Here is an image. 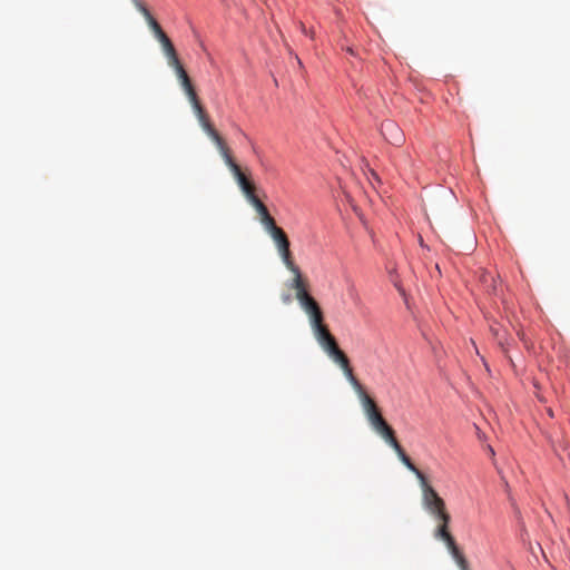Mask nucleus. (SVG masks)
<instances>
[{"instance_id": "nucleus-4", "label": "nucleus", "mask_w": 570, "mask_h": 570, "mask_svg": "<svg viewBox=\"0 0 570 570\" xmlns=\"http://www.w3.org/2000/svg\"><path fill=\"white\" fill-rule=\"evenodd\" d=\"M206 134L215 144L226 166L229 168L235 179L237 180L238 186L243 188V186L249 184V179L243 174L240 167L235 163L230 154V149L228 148L226 141L218 134V131L215 128H212L207 130Z\"/></svg>"}, {"instance_id": "nucleus-22", "label": "nucleus", "mask_w": 570, "mask_h": 570, "mask_svg": "<svg viewBox=\"0 0 570 570\" xmlns=\"http://www.w3.org/2000/svg\"><path fill=\"white\" fill-rule=\"evenodd\" d=\"M547 413H548V415H549L550 417H553V411H552V409H550V407H549V409H547Z\"/></svg>"}, {"instance_id": "nucleus-1", "label": "nucleus", "mask_w": 570, "mask_h": 570, "mask_svg": "<svg viewBox=\"0 0 570 570\" xmlns=\"http://www.w3.org/2000/svg\"><path fill=\"white\" fill-rule=\"evenodd\" d=\"M422 488V501L424 508L432 514L439 522L434 537L438 540H442L450 554H453L461 549L458 547L455 539L450 533L449 524L451 521L450 514L446 512L444 500L436 493V491L428 483V481L421 484Z\"/></svg>"}, {"instance_id": "nucleus-14", "label": "nucleus", "mask_w": 570, "mask_h": 570, "mask_svg": "<svg viewBox=\"0 0 570 570\" xmlns=\"http://www.w3.org/2000/svg\"><path fill=\"white\" fill-rule=\"evenodd\" d=\"M298 303H299L301 307L303 308V311L307 315L315 314V311L321 308L320 305L317 304V302L311 295H307V296L302 295V298L298 299Z\"/></svg>"}, {"instance_id": "nucleus-18", "label": "nucleus", "mask_w": 570, "mask_h": 570, "mask_svg": "<svg viewBox=\"0 0 570 570\" xmlns=\"http://www.w3.org/2000/svg\"><path fill=\"white\" fill-rule=\"evenodd\" d=\"M491 331L493 333V335L495 336V338L498 340V343L499 345L504 348V341H503V337L500 333V330L499 328H495V327H491Z\"/></svg>"}, {"instance_id": "nucleus-2", "label": "nucleus", "mask_w": 570, "mask_h": 570, "mask_svg": "<svg viewBox=\"0 0 570 570\" xmlns=\"http://www.w3.org/2000/svg\"><path fill=\"white\" fill-rule=\"evenodd\" d=\"M164 55L166 57L168 66L174 69L175 73L177 76V79H178L181 88L184 89L203 130L206 132L207 130L214 128L209 121V118H208L205 109L203 108V106L198 99V96L196 94V90L191 83V80H190L188 73L186 72L184 66L181 65V62L178 58L175 47L171 48L170 50L166 51Z\"/></svg>"}, {"instance_id": "nucleus-7", "label": "nucleus", "mask_w": 570, "mask_h": 570, "mask_svg": "<svg viewBox=\"0 0 570 570\" xmlns=\"http://www.w3.org/2000/svg\"><path fill=\"white\" fill-rule=\"evenodd\" d=\"M332 361L334 363H336L337 365H340V367L342 368L345 377L351 383V385L353 386V389L357 393L358 397L366 393L364 391L362 384L355 377V375L353 373V368L351 367V364H350V360H348V357L345 355V353L342 350L338 351V353L335 356L332 357Z\"/></svg>"}, {"instance_id": "nucleus-3", "label": "nucleus", "mask_w": 570, "mask_h": 570, "mask_svg": "<svg viewBox=\"0 0 570 570\" xmlns=\"http://www.w3.org/2000/svg\"><path fill=\"white\" fill-rule=\"evenodd\" d=\"M360 400L373 430L393 448L399 441L395 438L394 430L386 423L374 400L367 393L360 396Z\"/></svg>"}, {"instance_id": "nucleus-19", "label": "nucleus", "mask_w": 570, "mask_h": 570, "mask_svg": "<svg viewBox=\"0 0 570 570\" xmlns=\"http://www.w3.org/2000/svg\"><path fill=\"white\" fill-rule=\"evenodd\" d=\"M248 202L255 208V210L264 206L263 202L257 196H253L252 199H249Z\"/></svg>"}, {"instance_id": "nucleus-23", "label": "nucleus", "mask_w": 570, "mask_h": 570, "mask_svg": "<svg viewBox=\"0 0 570 570\" xmlns=\"http://www.w3.org/2000/svg\"><path fill=\"white\" fill-rule=\"evenodd\" d=\"M347 51L353 55V49L352 48H347Z\"/></svg>"}, {"instance_id": "nucleus-8", "label": "nucleus", "mask_w": 570, "mask_h": 570, "mask_svg": "<svg viewBox=\"0 0 570 570\" xmlns=\"http://www.w3.org/2000/svg\"><path fill=\"white\" fill-rule=\"evenodd\" d=\"M383 137L392 145H400L403 141V134L393 121H385L381 125Z\"/></svg>"}, {"instance_id": "nucleus-9", "label": "nucleus", "mask_w": 570, "mask_h": 570, "mask_svg": "<svg viewBox=\"0 0 570 570\" xmlns=\"http://www.w3.org/2000/svg\"><path fill=\"white\" fill-rule=\"evenodd\" d=\"M288 271H291L294 274V278L292 282V288L296 292V298L297 301L302 298V295L307 296L309 295L307 293V285L305 281L302 277L299 268L295 265L293 262V266H286Z\"/></svg>"}, {"instance_id": "nucleus-17", "label": "nucleus", "mask_w": 570, "mask_h": 570, "mask_svg": "<svg viewBox=\"0 0 570 570\" xmlns=\"http://www.w3.org/2000/svg\"><path fill=\"white\" fill-rule=\"evenodd\" d=\"M240 189L244 193L247 200L252 199L253 196H256L255 195V186L253 183H249L246 186H243V188H240Z\"/></svg>"}, {"instance_id": "nucleus-13", "label": "nucleus", "mask_w": 570, "mask_h": 570, "mask_svg": "<svg viewBox=\"0 0 570 570\" xmlns=\"http://www.w3.org/2000/svg\"><path fill=\"white\" fill-rule=\"evenodd\" d=\"M307 316L315 337L322 335L323 332H330L327 326L324 324V317L321 308L315 311V314H309Z\"/></svg>"}, {"instance_id": "nucleus-25", "label": "nucleus", "mask_w": 570, "mask_h": 570, "mask_svg": "<svg viewBox=\"0 0 570 570\" xmlns=\"http://www.w3.org/2000/svg\"><path fill=\"white\" fill-rule=\"evenodd\" d=\"M490 452L492 455L494 454V450L492 448H490Z\"/></svg>"}, {"instance_id": "nucleus-24", "label": "nucleus", "mask_w": 570, "mask_h": 570, "mask_svg": "<svg viewBox=\"0 0 570 570\" xmlns=\"http://www.w3.org/2000/svg\"><path fill=\"white\" fill-rule=\"evenodd\" d=\"M372 176H373L375 179H377V175H376L374 171H372Z\"/></svg>"}, {"instance_id": "nucleus-12", "label": "nucleus", "mask_w": 570, "mask_h": 570, "mask_svg": "<svg viewBox=\"0 0 570 570\" xmlns=\"http://www.w3.org/2000/svg\"><path fill=\"white\" fill-rule=\"evenodd\" d=\"M318 344L322 346L324 352L328 355V357L335 356L341 348L338 347L335 337L331 334V332H323L322 335L316 337Z\"/></svg>"}, {"instance_id": "nucleus-11", "label": "nucleus", "mask_w": 570, "mask_h": 570, "mask_svg": "<svg viewBox=\"0 0 570 570\" xmlns=\"http://www.w3.org/2000/svg\"><path fill=\"white\" fill-rule=\"evenodd\" d=\"M393 450L395 451V453L397 454L399 459L401 460V462L411 471L415 474V476L419 479L420 481V484H423L425 483L428 480L425 478V475L413 464V462L411 461V459L406 455V453L404 452L403 448L401 446L400 443H395V445L393 446Z\"/></svg>"}, {"instance_id": "nucleus-20", "label": "nucleus", "mask_w": 570, "mask_h": 570, "mask_svg": "<svg viewBox=\"0 0 570 570\" xmlns=\"http://www.w3.org/2000/svg\"><path fill=\"white\" fill-rule=\"evenodd\" d=\"M299 27H301L302 32L307 35V30H306V27L304 26V23L301 22Z\"/></svg>"}, {"instance_id": "nucleus-21", "label": "nucleus", "mask_w": 570, "mask_h": 570, "mask_svg": "<svg viewBox=\"0 0 570 570\" xmlns=\"http://www.w3.org/2000/svg\"><path fill=\"white\" fill-rule=\"evenodd\" d=\"M136 8H138L139 4H142L139 0H131Z\"/></svg>"}, {"instance_id": "nucleus-16", "label": "nucleus", "mask_w": 570, "mask_h": 570, "mask_svg": "<svg viewBox=\"0 0 570 570\" xmlns=\"http://www.w3.org/2000/svg\"><path fill=\"white\" fill-rule=\"evenodd\" d=\"M451 556L454 559V561L456 562L460 570H470L469 562L465 559V557L461 550Z\"/></svg>"}, {"instance_id": "nucleus-10", "label": "nucleus", "mask_w": 570, "mask_h": 570, "mask_svg": "<svg viewBox=\"0 0 570 570\" xmlns=\"http://www.w3.org/2000/svg\"><path fill=\"white\" fill-rule=\"evenodd\" d=\"M393 450L395 451V453L397 454L399 459L401 460V462L411 471L415 474V476L419 479L420 481V484H423L425 483L428 480L425 478V475L413 464V462L411 461V459L406 455V453L404 452L403 448L401 446L400 443H395V445L393 446Z\"/></svg>"}, {"instance_id": "nucleus-6", "label": "nucleus", "mask_w": 570, "mask_h": 570, "mask_svg": "<svg viewBox=\"0 0 570 570\" xmlns=\"http://www.w3.org/2000/svg\"><path fill=\"white\" fill-rule=\"evenodd\" d=\"M139 12L145 17L150 30L153 31L155 38L158 40V42L161 46L163 52L170 50L174 48V45L169 37L165 33V31L161 29L160 24L157 22V20L151 16L149 10L146 8V6L139 4L138 8Z\"/></svg>"}, {"instance_id": "nucleus-15", "label": "nucleus", "mask_w": 570, "mask_h": 570, "mask_svg": "<svg viewBox=\"0 0 570 570\" xmlns=\"http://www.w3.org/2000/svg\"><path fill=\"white\" fill-rule=\"evenodd\" d=\"M256 212L259 216V220H261V224L263 225L264 229L272 226L273 224H275V219L271 216V214L265 205L262 206Z\"/></svg>"}, {"instance_id": "nucleus-5", "label": "nucleus", "mask_w": 570, "mask_h": 570, "mask_svg": "<svg viewBox=\"0 0 570 570\" xmlns=\"http://www.w3.org/2000/svg\"><path fill=\"white\" fill-rule=\"evenodd\" d=\"M265 230L273 239L284 265L293 266L294 259H293L292 252L289 248L291 243H289L288 237L285 234V232L281 227H278L276 225V223L273 224L272 226L265 228Z\"/></svg>"}]
</instances>
